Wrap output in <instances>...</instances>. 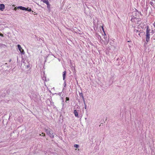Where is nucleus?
I'll return each instance as SVG.
<instances>
[{
	"label": "nucleus",
	"mask_w": 155,
	"mask_h": 155,
	"mask_svg": "<svg viewBox=\"0 0 155 155\" xmlns=\"http://www.w3.org/2000/svg\"><path fill=\"white\" fill-rule=\"evenodd\" d=\"M42 134H43V136H45V134L43 133H42Z\"/></svg>",
	"instance_id": "nucleus-26"
},
{
	"label": "nucleus",
	"mask_w": 155,
	"mask_h": 155,
	"mask_svg": "<svg viewBox=\"0 0 155 155\" xmlns=\"http://www.w3.org/2000/svg\"><path fill=\"white\" fill-rule=\"evenodd\" d=\"M1 93H1V92H0V94H1Z\"/></svg>",
	"instance_id": "nucleus-31"
},
{
	"label": "nucleus",
	"mask_w": 155,
	"mask_h": 155,
	"mask_svg": "<svg viewBox=\"0 0 155 155\" xmlns=\"http://www.w3.org/2000/svg\"><path fill=\"white\" fill-rule=\"evenodd\" d=\"M5 96V93L4 92H2L1 94L0 95V97H4Z\"/></svg>",
	"instance_id": "nucleus-9"
},
{
	"label": "nucleus",
	"mask_w": 155,
	"mask_h": 155,
	"mask_svg": "<svg viewBox=\"0 0 155 155\" xmlns=\"http://www.w3.org/2000/svg\"><path fill=\"white\" fill-rule=\"evenodd\" d=\"M96 37L99 40H101V36L100 35H99L98 34H96Z\"/></svg>",
	"instance_id": "nucleus-12"
},
{
	"label": "nucleus",
	"mask_w": 155,
	"mask_h": 155,
	"mask_svg": "<svg viewBox=\"0 0 155 155\" xmlns=\"http://www.w3.org/2000/svg\"><path fill=\"white\" fill-rule=\"evenodd\" d=\"M83 99V102L84 103V104H85V101L84 100V99Z\"/></svg>",
	"instance_id": "nucleus-20"
},
{
	"label": "nucleus",
	"mask_w": 155,
	"mask_h": 155,
	"mask_svg": "<svg viewBox=\"0 0 155 155\" xmlns=\"http://www.w3.org/2000/svg\"><path fill=\"white\" fill-rule=\"evenodd\" d=\"M69 100V97H66V102H67Z\"/></svg>",
	"instance_id": "nucleus-16"
},
{
	"label": "nucleus",
	"mask_w": 155,
	"mask_h": 155,
	"mask_svg": "<svg viewBox=\"0 0 155 155\" xmlns=\"http://www.w3.org/2000/svg\"><path fill=\"white\" fill-rule=\"evenodd\" d=\"M7 67H8V68L9 67V66H7Z\"/></svg>",
	"instance_id": "nucleus-30"
},
{
	"label": "nucleus",
	"mask_w": 155,
	"mask_h": 155,
	"mask_svg": "<svg viewBox=\"0 0 155 155\" xmlns=\"http://www.w3.org/2000/svg\"><path fill=\"white\" fill-rule=\"evenodd\" d=\"M41 1L43 2L44 3H45L46 2H48V0H41Z\"/></svg>",
	"instance_id": "nucleus-15"
},
{
	"label": "nucleus",
	"mask_w": 155,
	"mask_h": 155,
	"mask_svg": "<svg viewBox=\"0 0 155 155\" xmlns=\"http://www.w3.org/2000/svg\"><path fill=\"white\" fill-rule=\"evenodd\" d=\"M150 30L149 26H147V27L146 32V41L147 42H148L150 40Z\"/></svg>",
	"instance_id": "nucleus-1"
},
{
	"label": "nucleus",
	"mask_w": 155,
	"mask_h": 155,
	"mask_svg": "<svg viewBox=\"0 0 155 155\" xmlns=\"http://www.w3.org/2000/svg\"><path fill=\"white\" fill-rule=\"evenodd\" d=\"M45 130L47 134L51 138H54L55 134L54 133H51V130L50 128L45 129Z\"/></svg>",
	"instance_id": "nucleus-2"
},
{
	"label": "nucleus",
	"mask_w": 155,
	"mask_h": 155,
	"mask_svg": "<svg viewBox=\"0 0 155 155\" xmlns=\"http://www.w3.org/2000/svg\"><path fill=\"white\" fill-rule=\"evenodd\" d=\"M17 46L18 48L20 51L21 54H24L25 53V52L24 51V50L23 49L21 48V45H18Z\"/></svg>",
	"instance_id": "nucleus-4"
},
{
	"label": "nucleus",
	"mask_w": 155,
	"mask_h": 155,
	"mask_svg": "<svg viewBox=\"0 0 155 155\" xmlns=\"http://www.w3.org/2000/svg\"><path fill=\"white\" fill-rule=\"evenodd\" d=\"M102 29H103V30L104 32V29L103 27H102Z\"/></svg>",
	"instance_id": "nucleus-27"
},
{
	"label": "nucleus",
	"mask_w": 155,
	"mask_h": 155,
	"mask_svg": "<svg viewBox=\"0 0 155 155\" xmlns=\"http://www.w3.org/2000/svg\"><path fill=\"white\" fill-rule=\"evenodd\" d=\"M11 61H12V59H10L9 60V62H11Z\"/></svg>",
	"instance_id": "nucleus-28"
},
{
	"label": "nucleus",
	"mask_w": 155,
	"mask_h": 155,
	"mask_svg": "<svg viewBox=\"0 0 155 155\" xmlns=\"http://www.w3.org/2000/svg\"><path fill=\"white\" fill-rule=\"evenodd\" d=\"M136 18L134 17V16H133V17L131 18V21L133 22L134 21L135 22V19Z\"/></svg>",
	"instance_id": "nucleus-13"
},
{
	"label": "nucleus",
	"mask_w": 155,
	"mask_h": 155,
	"mask_svg": "<svg viewBox=\"0 0 155 155\" xmlns=\"http://www.w3.org/2000/svg\"><path fill=\"white\" fill-rule=\"evenodd\" d=\"M66 74V71H64L63 72V80H65Z\"/></svg>",
	"instance_id": "nucleus-6"
},
{
	"label": "nucleus",
	"mask_w": 155,
	"mask_h": 155,
	"mask_svg": "<svg viewBox=\"0 0 155 155\" xmlns=\"http://www.w3.org/2000/svg\"><path fill=\"white\" fill-rule=\"evenodd\" d=\"M132 26L134 28L135 27V25H134L133 24H132Z\"/></svg>",
	"instance_id": "nucleus-24"
},
{
	"label": "nucleus",
	"mask_w": 155,
	"mask_h": 155,
	"mask_svg": "<svg viewBox=\"0 0 155 155\" xmlns=\"http://www.w3.org/2000/svg\"><path fill=\"white\" fill-rule=\"evenodd\" d=\"M61 92H59L58 94L57 93H55V94H56L57 95L58 94L59 95L61 96Z\"/></svg>",
	"instance_id": "nucleus-18"
},
{
	"label": "nucleus",
	"mask_w": 155,
	"mask_h": 155,
	"mask_svg": "<svg viewBox=\"0 0 155 155\" xmlns=\"http://www.w3.org/2000/svg\"><path fill=\"white\" fill-rule=\"evenodd\" d=\"M84 108H85V109H86V108H87V106L86 105V104H84Z\"/></svg>",
	"instance_id": "nucleus-23"
},
{
	"label": "nucleus",
	"mask_w": 155,
	"mask_h": 155,
	"mask_svg": "<svg viewBox=\"0 0 155 155\" xmlns=\"http://www.w3.org/2000/svg\"><path fill=\"white\" fill-rule=\"evenodd\" d=\"M64 87H65L66 86V83L65 81H64Z\"/></svg>",
	"instance_id": "nucleus-19"
},
{
	"label": "nucleus",
	"mask_w": 155,
	"mask_h": 155,
	"mask_svg": "<svg viewBox=\"0 0 155 155\" xmlns=\"http://www.w3.org/2000/svg\"><path fill=\"white\" fill-rule=\"evenodd\" d=\"M74 114L75 117H79L78 116V112H77L76 110H74Z\"/></svg>",
	"instance_id": "nucleus-8"
},
{
	"label": "nucleus",
	"mask_w": 155,
	"mask_h": 155,
	"mask_svg": "<svg viewBox=\"0 0 155 155\" xmlns=\"http://www.w3.org/2000/svg\"><path fill=\"white\" fill-rule=\"evenodd\" d=\"M74 147H76V148H78L79 147V146L78 145V144H74Z\"/></svg>",
	"instance_id": "nucleus-14"
},
{
	"label": "nucleus",
	"mask_w": 155,
	"mask_h": 155,
	"mask_svg": "<svg viewBox=\"0 0 155 155\" xmlns=\"http://www.w3.org/2000/svg\"><path fill=\"white\" fill-rule=\"evenodd\" d=\"M0 36H1L2 37H3V35L0 32Z\"/></svg>",
	"instance_id": "nucleus-22"
},
{
	"label": "nucleus",
	"mask_w": 155,
	"mask_h": 155,
	"mask_svg": "<svg viewBox=\"0 0 155 155\" xmlns=\"http://www.w3.org/2000/svg\"><path fill=\"white\" fill-rule=\"evenodd\" d=\"M17 8L18 9H19L22 10L27 11L29 12H31V9L30 8H29V7L26 8L25 7L22 6H19Z\"/></svg>",
	"instance_id": "nucleus-3"
},
{
	"label": "nucleus",
	"mask_w": 155,
	"mask_h": 155,
	"mask_svg": "<svg viewBox=\"0 0 155 155\" xmlns=\"http://www.w3.org/2000/svg\"><path fill=\"white\" fill-rule=\"evenodd\" d=\"M150 4L152 5H153V3L152 2H150Z\"/></svg>",
	"instance_id": "nucleus-25"
},
{
	"label": "nucleus",
	"mask_w": 155,
	"mask_h": 155,
	"mask_svg": "<svg viewBox=\"0 0 155 155\" xmlns=\"http://www.w3.org/2000/svg\"><path fill=\"white\" fill-rule=\"evenodd\" d=\"M5 8V6L4 4H1L0 5V10L3 11Z\"/></svg>",
	"instance_id": "nucleus-5"
},
{
	"label": "nucleus",
	"mask_w": 155,
	"mask_h": 155,
	"mask_svg": "<svg viewBox=\"0 0 155 155\" xmlns=\"http://www.w3.org/2000/svg\"><path fill=\"white\" fill-rule=\"evenodd\" d=\"M7 93L8 94L9 93H10V90H8L7 91Z\"/></svg>",
	"instance_id": "nucleus-17"
},
{
	"label": "nucleus",
	"mask_w": 155,
	"mask_h": 155,
	"mask_svg": "<svg viewBox=\"0 0 155 155\" xmlns=\"http://www.w3.org/2000/svg\"><path fill=\"white\" fill-rule=\"evenodd\" d=\"M17 7H15L14 8V10H15V11H16L17 9H18L17 8Z\"/></svg>",
	"instance_id": "nucleus-21"
},
{
	"label": "nucleus",
	"mask_w": 155,
	"mask_h": 155,
	"mask_svg": "<svg viewBox=\"0 0 155 155\" xmlns=\"http://www.w3.org/2000/svg\"><path fill=\"white\" fill-rule=\"evenodd\" d=\"M7 64V63H5V65H6V64Z\"/></svg>",
	"instance_id": "nucleus-29"
},
{
	"label": "nucleus",
	"mask_w": 155,
	"mask_h": 155,
	"mask_svg": "<svg viewBox=\"0 0 155 155\" xmlns=\"http://www.w3.org/2000/svg\"><path fill=\"white\" fill-rule=\"evenodd\" d=\"M79 95L80 97H81L82 98V99H84V97L83 96V94L82 92H81V93L79 92Z\"/></svg>",
	"instance_id": "nucleus-10"
},
{
	"label": "nucleus",
	"mask_w": 155,
	"mask_h": 155,
	"mask_svg": "<svg viewBox=\"0 0 155 155\" xmlns=\"http://www.w3.org/2000/svg\"><path fill=\"white\" fill-rule=\"evenodd\" d=\"M153 25L154 26V30L152 29V32L153 34L155 31V21L154 22V23H153Z\"/></svg>",
	"instance_id": "nucleus-11"
},
{
	"label": "nucleus",
	"mask_w": 155,
	"mask_h": 155,
	"mask_svg": "<svg viewBox=\"0 0 155 155\" xmlns=\"http://www.w3.org/2000/svg\"><path fill=\"white\" fill-rule=\"evenodd\" d=\"M46 2L45 3L47 5V7L48 8V9L49 10L50 8V5L48 1V2Z\"/></svg>",
	"instance_id": "nucleus-7"
}]
</instances>
